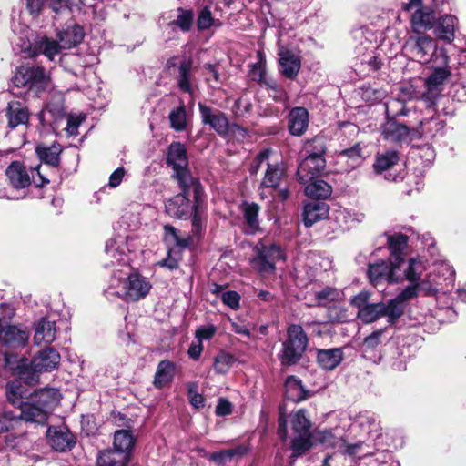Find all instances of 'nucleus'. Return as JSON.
<instances>
[{"label": "nucleus", "mask_w": 466, "mask_h": 466, "mask_svg": "<svg viewBox=\"0 0 466 466\" xmlns=\"http://www.w3.org/2000/svg\"><path fill=\"white\" fill-rule=\"evenodd\" d=\"M381 134L384 139L391 142H406L417 139L419 133L414 131V126H408L388 118L381 127Z\"/></svg>", "instance_id": "17"}, {"label": "nucleus", "mask_w": 466, "mask_h": 466, "mask_svg": "<svg viewBox=\"0 0 466 466\" xmlns=\"http://www.w3.org/2000/svg\"><path fill=\"white\" fill-rule=\"evenodd\" d=\"M309 125V113L303 107H295L289 114V130L293 136H301Z\"/></svg>", "instance_id": "35"}, {"label": "nucleus", "mask_w": 466, "mask_h": 466, "mask_svg": "<svg viewBox=\"0 0 466 466\" xmlns=\"http://www.w3.org/2000/svg\"><path fill=\"white\" fill-rule=\"evenodd\" d=\"M192 233L196 237H200L206 228L207 218L202 208V205L195 208L192 214Z\"/></svg>", "instance_id": "55"}, {"label": "nucleus", "mask_w": 466, "mask_h": 466, "mask_svg": "<svg viewBox=\"0 0 466 466\" xmlns=\"http://www.w3.org/2000/svg\"><path fill=\"white\" fill-rule=\"evenodd\" d=\"M247 451L248 449L245 445H238L234 448L212 452L208 455V459L218 465H224L235 457H242Z\"/></svg>", "instance_id": "44"}, {"label": "nucleus", "mask_w": 466, "mask_h": 466, "mask_svg": "<svg viewBox=\"0 0 466 466\" xmlns=\"http://www.w3.org/2000/svg\"><path fill=\"white\" fill-rule=\"evenodd\" d=\"M28 339L27 330L17 326L6 325L2 331L0 344L5 365L16 373L28 365V359L21 354V351L26 347Z\"/></svg>", "instance_id": "3"}, {"label": "nucleus", "mask_w": 466, "mask_h": 466, "mask_svg": "<svg viewBox=\"0 0 466 466\" xmlns=\"http://www.w3.org/2000/svg\"><path fill=\"white\" fill-rule=\"evenodd\" d=\"M410 35L405 44L406 50L413 59L420 63H428L437 49V44L433 38L427 35L417 34Z\"/></svg>", "instance_id": "16"}, {"label": "nucleus", "mask_w": 466, "mask_h": 466, "mask_svg": "<svg viewBox=\"0 0 466 466\" xmlns=\"http://www.w3.org/2000/svg\"><path fill=\"white\" fill-rule=\"evenodd\" d=\"M14 86L42 91L49 84V74L40 66L24 65L19 66L12 78Z\"/></svg>", "instance_id": "10"}, {"label": "nucleus", "mask_w": 466, "mask_h": 466, "mask_svg": "<svg viewBox=\"0 0 466 466\" xmlns=\"http://www.w3.org/2000/svg\"><path fill=\"white\" fill-rule=\"evenodd\" d=\"M327 295H331V305H324V303H322V309H326L327 321H344L347 315L342 306L341 292L331 287L322 289V302Z\"/></svg>", "instance_id": "21"}, {"label": "nucleus", "mask_w": 466, "mask_h": 466, "mask_svg": "<svg viewBox=\"0 0 466 466\" xmlns=\"http://www.w3.org/2000/svg\"><path fill=\"white\" fill-rule=\"evenodd\" d=\"M456 18L453 15H447L442 16L435 26V35L446 42L451 43L454 39V30Z\"/></svg>", "instance_id": "42"}, {"label": "nucleus", "mask_w": 466, "mask_h": 466, "mask_svg": "<svg viewBox=\"0 0 466 466\" xmlns=\"http://www.w3.org/2000/svg\"><path fill=\"white\" fill-rule=\"evenodd\" d=\"M272 153L273 151L270 148H266L260 151L250 164V173L257 174L263 164L268 166V163H270L269 158Z\"/></svg>", "instance_id": "60"}, {"label": "nucleus", "mask_w": 466, "mask_h": 466, "mask_svg": "<svg viewBox=\"0 0 466 466\" xmlns=\"http://www.w3.org/2000/svg\"><path fill=\"white\" fill-rule=\"evenodd\" d=\"M455 271L451 266L446 262H442L438 266L436 272H431L426 277H432L431 282L436 284L438 288H442V280L448 284H451L454 279Z\"/></svg>", "instance_id": "49"}, {"label": "nucleus", "mask_w": 466, "mask_h": 466, "mask_svg": "<svg viewBox=\"0 0 466 466\" xmlns=\"http://www.w3.org/2000/svg\"><path fill=\"white\" fill-rule=\"evenodd\" d=\"M129 458L118 454L116 450H106L99 452L97 466H127Z\"/></svg>", "instance_id": "46"}, {"label": "nucleus", "mask_w": 466, "mask_h": 466, "mask_svg": "<svg viewBox=\"0 0 466 466\" xmlns=\"http://www.w3.org/2000/svg\"><path fill=\"white\" fill-rule=\"evenodd\" d=\"M359 134V127L350 122L339 126L341 149L338 151L337 162L341 169L350 172L359 167L365 158L364 147L360 142H354Z\"/></svg>", "instance_id": "4"}, {"label": "nucleus", "mask_w": 466, "mask_h": 466, "mask_svg": "<svg viewBox=\"0 0 466 466\" xmlns=\"http://www.w3.org/2000/svg\"><path fill=\"white\" fill-rule=\"evenodd\" d=\"M181 192L167 199L165 203L166 212L172 218L187 219L191 218L193 210L203 202V188L200 185L197 195L190 187H179Z\"/></svg>", "instance_id": "5"}, {"label": "nucleus", "mask_w": 466, "mask_h": 466, "mask_svg": "<svg viewBox=\"0 0 466 466\" xmlns=\"http://www.w3.org/2000/svg\"><path fill=\"white\" fill-rule=\"evenodd\" d=\"M381 317H387L388 322L393 324L398 318L390 315V304L383 302L371 303L369 306L359 309L357 318L365 324H370L377 321Z\"/></svg>", "instance_id": "23"}, {"label": "nucleus", "mask_w": 466, "mask_h": 466, "mask_svg": "<svg viewBox=\"0 0 466 466\" xmlns=\"http://www.w3.org/2000/svg\"><path fill=\"white\" fill-rule=\"evenodd\" d=\"M445 122L438 116L420 120L418 126H414V131L419 133L418 138H433L443 134Z\"/></svg>", "instance_id": "30"}, {"label": "nucleus", "mask_w": 466, "mask_h": 466, "mask_svg": "<svg viewBox=\"0 0 466 466\" xmlns=\"http://www.w3.org/2000/svg\"><path fill=\"white\" fill-rule=\"evenodd\" d=\"M400 265L395 261L380 260L370 263L368 268V277L372 285H377L383 281L398 282L400 277L397 276L396 270Z\"/></svg>", "instance_id": "18"}, {"label": "nucleus", "mask_w": 466, "mask_h": 466, "mask_svg": "<svg viewBox=\"0 0 466 466\" xmlns=\"http://www.w3.org/2000/svg\"><path fill=\"white\" fill-rule=\"evenodd\" d=\"M343 360V352L339 348L322 350V369L331 370L340 364Z\"/></svg>", "instance_id": "52"}, {"label": "nucleus", "mask_w": 466, "mask_h": 466, "mask_svg": "<svg viewBox=\"0 0 466 466\" xmlns=\"http://www.w3.org/2000/svg\"><path fill=\"white\" fill-rule=\"evenodd\" d=\"M265 64L262 61H259L252 65L250 69V77L253 81H256L260 84L264 83L266 85H268L265 80Z\"/></svg>", "instance_id": "63"}, {"label": "nucleus", "mask_w": 466, "mask_h": 466, "mask_svg": "<svg viewBox=\"0 0 466 466\" xmlns=\"http://www.w3.org/2000/svg\"><path fill=\"white\" fill-rule=\"evenodd\" d=\"M6 116L8 127L13 129L18 126L26 125L29 119V113L21 102L11 101L8 103Z\"/></svg>", "instance_id": "36"}, {"label": "nucleus", "mask_w": 466, "mask_h": 466, "mask_svg": "<svg viewBox=\"0 0 466 466\" xmlns=\"http://www.w3.org/2000/svg\"><path fill=\"white\" fill-rule=\"evenodd\" d=\"M426 268V260L420 258H411L408 260V265L404 269L405 279L410 283L419 281Z\"/></svg>", "instance_id": "47"}, {"label": "nucleus", "mask_w": 466, "mask_h": 466, "mask_svg": "<svg viewBox=\"0 0 466 466\" xmlns=\"http://www.w3.org/2000/svg\"><path fill=\"white\" fill-rule=\"evenodd\" d=\"M60 400L61 394L56 389H43L34 395L32 401L45 408L49 413L58 405Z\"/></svg>", "instance_id": "38"}, {"label": "nucleus", "mask_w": 466, "mask_h": 466, "mask_svg": "<svg viewBox=\"0 0 466 466\" xmlns=\"http://www.w3.org/2000/svg\"><path fill=\"white\" fill-rule=\"evenodd\" d=\"M5 176L9 186L18 191L27 188L32 183L37 187L49 183V180L40 172V166L32 168L20 161H13L6 167Z\"/></svg>", "instance_id": "9"}, {"label": "nucleus", "mask_w": 466, "mask_h": 466, "mask_svg": "<svg viewBox=\"0 0 466 466\" xmlns=\"http://www.w3.org/2000/svg\"><path fill=\"white\" fill-rule=\"evenodd\" d=\"M235 359L232 355L221 351L214 359V370L219 374L227 373L233 365Z\"/></svg>", "instance_id": "57"}, {"label": "nucleus", "mask_w": 466, "mask_h": 466, "mask_svg": "<svg viewBox=\"0 0 466 466\" xmlns=\"http://www.w3.org/2000/svg\"><path fill=\"white\" fill-rule=\"evenodd\" d=\"M177 12V19L169 23V26L177 25L184 32L189 31L193 23L192 11L178 8Z\"/></svg>", "instance_id": "59"}, {"label": "nucleus", "mask_w": 466, "mask_h": 466, "mask_svg": "<svg viewBox=\"0 0 466 466\" xmlns=\"http://www.w3.org/2000/svg\"><path fill=\"white\" fill-rule=\"evenodd\" d=\"M322 448H336L339 451L345 446V425H340L339 415L332 412L322 417Z\"/></svg>", "instance_id": "15"}, {"label": "nucleus", "mask_w": 466, "mask_h": 466, "mask_svg": "<svg viewBox=\"0 0 466 466\" xmlns=\"http://www.w3.org/2000/svg\"><path fill=\"white\" fill-rule=\"evenodd\" d=\"M170 126L176 131H183L187 127V117L184 105L171 110L168 116Z\"/></svg>", "instance_id": "53"}, {"label": "nucleus", "mask_w": 466, "mask_h": 466, "mask_svg": "<svg viewBox=\"0 0 466 466\" xmlns=\"http://www.w3.org/2000/svg\"><path fill=\"white\" fill-rule=\"evenodd\" d=\"M398 153L394 150H389L377 155L373 167L377 174H381L382 172L390 169L398 163Z\"/></svg>", "instance_id": "50"}, {"label": "nucleus", "mask_w": 466, "mask_h": 466, "mask_svg": "<svg viewBox=\"0 0 466 466\" xmlns=\"http://www.w3.org/2000/svg\"><path fill=\"white\" fill-rule=\"evenodd\" d=\"M21 380L22 379L20 378V380L10 381L6 386V397L8 401L12 405L18 407L24 404L21 400L25 396V391ZM23 381L26 383L24 380Z\"/></svg>", "instance_id": "51"}, {"label": "nucleus", "mask_w": 466, "mask_h": 466, "mask_svg": "<svg viewBox=\"0 0 466 466\" xmlns=\"http://www.w3.org/2000/svg\"><path fill=\"white\" fill-rule=\"evenodd\" d=\"M431 278L432 277L420 278V280L414 282L418 293H422L424 296H434L440 291L444 293L447 291L444 290L443 288H438L436 284L431 282Z\"/></svg>", "instance_id": "58"}, {"label": "nucleus", "mask_w": 466, "mask_h": 466, "mask_svg": "<svg viewBox=\"0 0 466 466\" xmlns=\"http://www.w3.org/2000/svg\"><path fill=\"white\" fill-rule=\"evenodd\" d=\"M135 442L136 439L128 430H117L114 433L113 447L118 454L127 456L130 459Z\"/></svg>", "instance_id": "34"}, {"label": "nucleus", "mask_w": 466, "mask_h": 466, "mask_svg": "<svg viewBox=\"0 0 466 466\" xmlns=\"http://www.w3.org/2000/svg\"><path fill=\"white\" fill-rule=\"evenodd\" d=\"M285 169L279 161L268 163L261 187L276 188L284 176Z\"/></svg>", "instance_id": "41"}, {"label": "nucleus", "mask_w": 466, "mask_h": 466, "mask_svg": "<svg viewBox=\"0 0 466 466\" xmlns=\"http://www.w3.org/2000/svg\"><path fill=\"white\" fill-rule=\"evenodd\" d=\"M163 238L168 248L173 247L186 248L190 245V238L187 235H181L180 231L171 225L164 226Z\"/></svg>", "instance_id": "40"}, {"label": "nucleus", "mask_w": 466, "mask_h": 466, "mask_svg": "<svg viewBox=\"0 0 466 466\" xmlns=\"http://www.w3.org/2000/svg\"><path fill=\"white\" fill-rule=\"evenodd\" d=\"M60 354L55 349H44L32 360H28L27 367L18 370L17 374L26 384H35L39 380L38 373L56 370L60 363Z\"/></svg>", "instance_id": "8"}, {"label": "nucleus", "mask_w": 466, "mask_h": 466, "mask_svg": "<svg viewBox=\"0 0 466 466\" xmlns=\"http://www.w3.org/2000/svg\"><path fill=\"white\" fill-rule=\"evenodd\" d=\"M291 426L293 431L296 433L291 442V449L294 456H299L307 451L312 445L309 431L310 422L303 410H299L292 414Z\"/></svg>", "instance_id": "12"}, {"label": "nucleus", "mask_w": 466, "mask_h": 466, "mask_svg": "<svg viewBox=\"0 0 466 466\" xmlns=\"http://www.w3.org/2000/svg\"><path fill=\"white\" fill-rule=\"evenodd\" d=\"M56 337V322L47 318H41L35 325L34 342L35 345L50 344Z\"/></svg>", "instance_id": "31"}, {"label": "nucleus", "mask_w": 466, "mask_h": 466, "mask_svg": "<svg viewBox=\"0 0 466 466\" xmlns=\"http://www.w3.org/2000/svg\"><path fill=\"white\" fill-rule=\"evenodd\" d=\"M297 175L299 183L305 186V195L315 200L304 206L303 221L309 228L320 218V155L313 153L308 156L300 163Z\"/></svg>", "instance_id": "1"}, {"label": "nucleus", "mask_w": 466, "mask_h": 466, "mask_svg": "<svg viewBox=\"0 0 466 466\" xmlns=\"http://www.w3.org/2000/svg\"><path fill=\"white\" fill-rule=\"evenodd\" d=\"M190 404L196 408L200 409L205 405V400L201 394L198 392V384L190 382L187 386Z\"/></svg>", "instance_id": "61"}, {"label": "nucleus", "mask_w": 466, "mask_h": 466, "mask_svg": "<svg viewBox=\"0 0 466 466\" xmlns=\"http://www.w3.org/2000/svg\"><path fill=\"white\" fill-rule=\"evenodd\" d=\"M38 52L44 55L48 60L56 61L59 57L64 47L61 46L57 40L44 37L37 44Z\"/></svg>", "instance_id": "48"}, {"label": "nucleus", "mask_w": 466, "mask_h": 466, "mask_svg": "<svg viewBox=\"0 0 466 466\" xmlns=\"http://www.w3.org/2000/svg\"><path fill=\"white\" fill-rule=\"evenodd\" d=\"M451 76V71L445 67H437L434 71L426 78L425 87L426 91L423 93V97L433 104L434 100L439 96L441 89V86L443 85L446 79Z\"/></svg>", "instance_id": "25"}, {"label": "nucleus", "mask_w": 466, "mask_h": 466, "mask_svg": "<svg viewBox=\"0 0 466 466\" xmlns=\"http://www.w3.org/2000/svg\"><path fill=\"white\" fill-rule=\"evenodd\" d=\"M49 445L56 451H70L76 445V437L66 426H52L46 431Z\"/></svg>", "instance_id": "19"}, {"label": "nucleus", "mask_w": 466, "mask_h": 466, "mask_svg": "<svg viewBox=\"0 0 466 466\" xmlns=\"http://www.w3.org/2000/svg\"><path fill=\"white\" fill-rule=\"evenodd\" d=\"M308 346V337L299 325L292 324L288 328L287 339L282 342V348L278 353L280 363L291 366L298 363Z\"/></svg>", "instance_id": "6"}, {"label": "nucleus", "mask_w": 466, "mask_h": 466, "mask_svg": "<svg viewBox=\"0 0 466 466\" xmlns=\"http://www.w3.org/2000/svg\"><path fill=\"white\" fill-rule=\"evenodd\" d=\"M56 36L62 47L70 49L83 41L85 32L81 25L73 24L59 31Z\"/></svg>", "instance_id": "28"}, {"label": "nucleus", "mask_w": 466, "mask_h": 466, "mask_svg": "<svg viewBox=\"0 0 466 466\" xmlns=\"http://www.w3.org/2000/svg\"><path fill=\"white\" fill-rule=\"evenodd\" d=\"M418 295L415 284L408 285L395 299L389 300L390 315L400 319L404 312L406 301L418 297Z\"/></svg>", "instance_id": "33"}, {"label": "nucleus", "mask_w": 466, "mask_h": 466, "mask_svg": "<svg viewBox=\"0 0 466 466\" xmlns=\"http://www.w3.org/2000/svg\"><path fill=\"white\" fill-rule=\"evenodd\" d=\"M167 164L174 170L179 187H190L198 195L200 188V183L194 178L187 170V157L185 147L179 143H172L168 147Z\"/></svg>", "instance_id": "7"}, {"label": "nucleus", "mask_w": 466, "mask_h": 466, "mask_svg": "<svg viewBox=\"0 0 466 466\" xmlns=\"http://www.w3.org/2000/svg\"><path fill=\"white\" fill-rule=\"evenodd\" d=\"M151 289L149 279L140 273L115 269L104 292L108 299L119 298L126 302H135L144 299Z\"/></svg>", "instance_id": "2"}, {"label": "nucleus", "mask_w": 466, "mask_h": 466, "mask_svg": "<svg viewBox=\"0 0 466 466\" xmlns=\"http://www.w3.org/2000/svg\"><path fill=\"white\" fill-rule=\"evenodd\" d=\"M388 245L394 261L400 266L402 255L408 247V237L404 234H394L388 237Z\"/></svg>", "instance_id": "45"}, {"label": "nucleus", "mask_w": 466, "mask_h": 466, "mask_svg": "<svg viewBox=\"0 0 466 466\" xmlns=\"http://www.w3.org/2000/svg\"><path fill=\"white\" fill-rule=\"evenodd\" d=\"M432 0H410L405 9L414 13L411 16V27L415 34H422L423 31L430 30L433 27L435 15L430 4Z\"/></svg>", "instance_id": "13"}, {"label": "nucleus", "mask_w": 466, "mask_h": 466, "mask_svg": "<svg viewBox=\"0 0 466 466\" xmlns=\"http://www.w3.org/2000/svg\"><path fill=\"white\" fill-rule=\"evenodd\" d=\"M367 447H369V445H366L364 441H358L356 443L350 444L345 441V446L340 449L339 452L342 454H348L352 457L361 458L372 454L371 451L366 449Z\"/></svg>", "instance_id": "56"}, {"label": "nucleus", "mask_w": 466, "mask_h": 466, "mask_svg": "<svg viewBox=\"0 0 466 466\" xmlns=\"http://www.w3.org/2000/svg\"><path fill=\"white\" fill-rule=\"evenodd\" d=\"M347 209L338 203H322V231L328 236L347 228Z\"/></svg>", "instance_id": "14"}, {"label": "nucleus", "mask_w": 466, "mask_h": 466, "mask_svg": "<svg viewBox=\"0 0 466 466\" xmlns=\"http://www.w3.org/2000/svg\"><path fill=\"white\" fill-rule=\"evenodd\" d=\"M351 430L360 431L367 435L369 439L375 441L382 433V428L374 414L369 412H360L355 418L351 424Z\"/></svg>", "instance_id": "22"}, {"label": "nucleus", "mask_w": 466, "mask_h": 466, "mask_svg": "<svg viewBox=\"0 0 466 466\" xmlns=\"http://www.w3.org/2000/svg\"><path fill=\"white\" fill-rule=\"evenodd\" d=\"M198 107L203 124L208 125L221 137L228 135V120L223 112L202 103L198 104Z\"/></svg>", "instance_id": "20"}, {"label": "nucleus", "mask_w": 466, "mask_h": 466, "mask_svg": "<svg viewBox=\"0 0 466 466\" xmlns=\"http://www.w3.org/2000/svg\"><path fill=\"white\" fill-rule=\"evenodd\" d=\"M251 107L252 105L248 99L239 97L235 101L232 110L236 116H244L246 114L250 112Z\"/></svg>", "instance_id": "64"}, {"label": "nucleus", "mask_w": 466, "mask_h": 466, "mask_svg": "<svg viewBox=\"0 0 466 466\" xmlns=\"http://www.w3.org/2000/svg\"><path fill=\"white\" fill-rule=\"evenodd\" d=\"M279 62L281 73L287 78H295L301 66L300 58L299 57V56H297L292 51L288 49H281L279 53Z\"/></svg>", "instance_id": "32"}, {"label": "nucleus", "mask_w": 466, "mask_h": 466, "mask_svg": "<svg viewBox=\"0 0 466 466\" xmlns=\"http://www.w3.org/2000/svg\"><path fill=\"white\" fill-rule=\"evenodd\" d=\"M176 364L168 360H161L157 368L154 376V385L157 389H161L169 385L175 376Z\"/></svg>", "instance_id": "37"}, {"label": "nucleus", "mask_w": 466, "mask_h": 466, "mask_svg": "<svg viewBox=\"0 0 466 466\" xmlns=\"http://www.w3.org/2000/svg\"><path fill=\"white\" fill-rule=\"evenodd\" d=\"M126 250L127 247L122 238L108 240L106 244V256L109 263L106 266L127 265L129 258Z\"/></svg>", "instance_id": "26"}, {"label": "nucleus", "mask_w": 466, "mask_h": 466, "mask_svg": "<svg viewBox=\"0 0 466 466\" xmlns=\"http://www.w3.org/2000/svg\"><path fill=\"white\" fill-rule=\"evenodd\" d=\"M35 152L43 163L53 167H56L59 165L60 154L62 152V147L59 144L54 143L50 147L37 146Z\"/></svg>", "instance_id": "39"}, {"label": "nucleus", "mask_w": 466, "mask_h": 466, "mask_svg": "<svg viewBox=\"0 0 466 466\" xmlns=\"http://www.w3.org/2000/svg\"><path fill=\"white\" fill-rule=\"evenodd\" d=\"M19 408L20 413L15 414L17 420L14 422V425L20 420L38 424H44L47 420L48 412L46 411L45 408L39 407V405L35 404L34 401L25 402ZM13 414L15 415L14 412Z\"/></svg>", "instance_id": "27"}, {"label": "nucleus", "mask_w": 466, "mask_h": 466, "mask_svg": "<svg viewBox=\"0 0 466 466\" xmlns=\"http://www.w3.org/2000/svg\"><path fill=\"white\" fill-rule=\"evenodd\" d=\"M192 64L193 61L190 57H183L177 62V57H172L167 61L169 68L177 67V73L176 79L179 89L185 93H192Z\"/></svg>", "instance_id": "24"}, {"label": "nucleus", "mask_w": 466, "mask_h": 466, "mask_svg": "<svg viewBox=\"0 0 466 466\" xmlns=\"http://www.w3.org/2000/svg\"><path fill=\"white\" fill-rule=\"evenodd\" d=\"M254 250L256 256L250 261L251 266L261 275L273 273L276 269V262L286 258L283 249L276 244L266 246L259 242Z\"/></svg>", "instance_id": "11"}, {"label": "nucleus", "mask_w": 466, "mask_h": 466, "mask_svg": "<svg viewBox=\"0 0 466 466\" xmlns=\"http://www.w3.org/2000/svg\"><path fill=\"white\" fill-rule=\"evenodd\" d=\"M285 395L289 400L299 402L307 398L301 381L295 376H289L285 381Z\"/></svg>", "instance_id": "43"}, {"label": "nucleus", "mask_w": 466, "mask_h": 466, "mask_svg": "<svg viewBox=\"0 0 466 466\" xmlns=\"http://www.w3.org/2000/svg\"><path fill=\"white\" fill-rule=\"evenodd\" d=\"M157 265L174 270L179 266V256L172 248H169L167 258L157 262Z\"/></svg>", "instance_id": "62"}, {"label": "nucleus", "mask_w": 466, "mask_h": 466, "mask_svg": "<svg viewBox=\"0 0 466 466\" xmlns=\"http://www.w3.org/2000/svg\"><path fill=\"white\" fill-rule=\"evenodd\" d=\"M241 212L244 218V232L248 235H254L260 230L258 213L260 208L258 204L252 202H243Z\"/></svg>", "instance_id": "29"}, {"label": "nucleus", "mask_w": 466, "mask_h": 466, "mask_svg": "<svg viewBox=\"0 0 466 466\" xmlns=\"http://www.w3.org/2000/svg\"><path fill=\"white\" fill-rule=\"evenodd\" d=\"M386 117L395 119L398 116H407L410 110L400 99H390L385 104Z\"/></svg>", "instance_id": "54"}]
</instances>
